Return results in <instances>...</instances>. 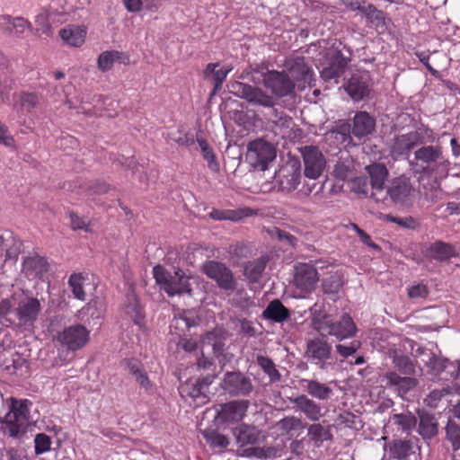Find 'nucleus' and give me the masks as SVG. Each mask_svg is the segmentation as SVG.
Returning <instances> with one entry per match:
<instances>
[{
    "label": "nucleus",
    "instance_id": "f257e3e1",
    "mask_svg": "<svg viewBox=\"0 0 460 460\" xmlns=\"http://www.w3.org/2000/svg\"><path fill=\"white\" fill-rule=\"evenodd\" d=\"M435 140V133L431 139H423V144L413 152L414 157L409 161V164L416 166L420 174L438 181L448 176L451 164L443 147L439 144L433 145Z\"/></svg>",
    "mask_w": 460,
    "mask_h": 460
},
{
    "label": "nucleus",
    "instance_id": "f03ea898",
    "mask_svg": "<svg viewBox=\"0 0 460 460\" xmlns=\"http://www.w3.org/2000/svg\"><path fill=\"white\" fill-rule=\"evenodd\" d=\"M7 412L0 417V433L4 436L21 439L35 420L31 416V409L34 403L26 398L11 396L5 401Z\"/></svg>",
    "mask_w": 460,
    "mask_h": 460
},
{
    "label": "nucleus",
    "instance_id": "7ed1b4c3",
    "mask_svg": "<svg viewBox=\"0 0 460 460\" xmlns=\"http://www.w3.org/2000/svg\"><path fill=\"white\" fill-rule=\"evenodd\" d=\"M433 136V129L421 124L415 130L396 136L391 146V153L395 156L408 157L413 150L423 144V139H431Z\"/></svg>",
    "mask_w": 460,
    "mask_h": 460
},
{
    "label": "nucleus",
    "instance_id": "20e7f679",
    "mask_svg": "<svg viewBox=\"0 0 460 460\" xmlns=\"http://www.w3.org/2000/svg\"><path fill=\"white\" fill-rule=\"evenodd\" d=\"M239 448L237 454L244 457H261L262 449L256 445L260 441V430L253 425L243 423L233 429Z\"/></svg>",
    "mask_w": 460,
    "mask_h": 460
},
{
    "label": "nucleus",
    "instance_id": "39448f33",
    "mask_svg": "<svg viewBox=\"0 0 460 460\" xmlns=\"http://www.w3.org/2000/svg\"><path fill=\"white\" fill-rule=\"evenodd\" d=\"M305 358L322 370L327 368L332 359V346L326 334H319L306 341Z\"/></svg>",
    "mask_w": 460,
    "mask_h": 460
},
{
    "label": "nucleus",
    "instance_id": "423d86ee",
    "mask_svg": "<svg viewBox=\"0 0 460 460\" xmlns=\"http://www.w3.org/2000/svg\"><path fill=\"white\" fill-rule=\"evenodd\" d=\"M220 385L228 395L243 399L251 396L255 390L251 376L239 369L226 371Z\"/></svg>",
    "mask_w": 460,
    "mask_h": 460
},
{
    "label": "nucleus",
    "instance_id": "0eeeda50",
    "mask_svg": "<svg viewBox=\"0 0 460 460\" xmlns=\"http://www.w3.org/2000/svg\"><path fill=\"white\" fill-rule=\"evenodd\" d=\"M201 271L214 280L221 290L232 293L237 288V281L232 270L224 262L214 260L206 261L201 266Z\"/></svg>",
    "mask_w": 460,
    "mask_h": 460
},
{
    "label": "nucleus",
    "instance_id": "6e6552de",
    "mask_svg": "<svg viewBox=\"0 0 460 460\" xmlns=\"http://www.w3.org/2000/svg\"><path fill=\"white\" fill-rule=\"evenodd\" d=\"M251 402L247 399H235L218 405L215 420L217 425L226 426L241 422L247 414Z\"/></svg>",
    "mask_w": 460,
    "mask_h": 460
},
{
    "label": "nucleus",
    "instance_id": "1a4fd4ad",
    "mask_svg": "<svg viewBox=\"0 0 460 460\" xmlns=\"http://www.w3.org/2000/svg\"><path fill=\"white\" fill-rule=\"evenodd\" d=\"M274 181L279 190L290 192L301 182V162L298 158H289L278 172Z\"/></svg>",
    "mask_w": 460,
    "mask_h": 460
},
{
    "label": "nucleus",
    "instance_id": "9d476101",
    "mask_svg": "<svg viewBox=\"0 0 460 460\" xmlns=\"http://www.w3.org/2000/svg\"><path fill=\"white\" fill-rule=\"evenodd\" d=\"M227 88L230 93L246 100L249 104L255 106L257 110L267 105V102H271L273 98L272 95L268 94L262 89L239 81L229 82Z\"/></svg>",
    "mask_w": 460,
    "mask_h": 460
},
{
    "label": "nucleus",
    "instance_id": "9b49d317",
    "mask_svg": "<svg viewBox=\"0 0 460 460\" xmlns=\"http://www.w3.org/2000/svg\"><path fill=\"white\" fill-rule=\"evenodd\" d=\"M275 158L276 149L271 144L262 139H256L249 143L247 159L254 169L266 171L269 164Z\"/></svg>",
    "mask_w": 460,
    "mask_h": 460
},
{
    "label": "nucleus",
    "instance_id": "f8f14e48",
    "mask_svg": "<svg viewBox=\"0 0 460 460\" xmlns=\"http://www.w3.org/2000/svg\"><path fill=\"white\" fill-rule=\"evenodd\" d=\"M304 160L305 179L316 181L323 176L326 160L320 149L315 146H305L300 148Z\"/></svg>",
    "mask_w": 460,
    "mask_h": 460
},
{
    "label": "nucleus",
    "instance_id": "ddd939ff",
    "mask_svg": "<svg viewBox=\"0 0 460 460\" xmlns=\"http://www.w3.org/2000/svg\"><path fill=\"white\" fill-rule=\"evenodd\" d=\"M343 87L353 102L367 100L371 98L373 92L371 75L367 71L355 73Z\"/></svg>",
    "mask_w": 460,
    "mask_h": 460
},
{
    "label": "nucleus",
    "instance_id": "4468645a",
    "mask_svg": "<svg viewBox=\"0 0 460 460\" xmlns=\"http://www.w3.org/2000/svg\"><path fill=\"white\" fill-rule=\"evenodd\" d=\"M427 368L429 375L439 380L460 382V361H450L436 354Z\"/></svg>",
    "mask_w": 460,
    "mask_h": 460
},
{
    "label": "nucleus",
    "instance_id": "2eb2a0df",
    "mask_svg": "<svg viewBox=\"0 0 460 460\" xmlns=\"http://www.w3.org/2000/svg\"><path fill=\"white\" fill-rule=\"evenodd\" d=\"M264 86L279 98L291 97L296 93V84L286 71L271 70L267 73Z\"/></svg>",
    "mask_w": 460,
    "mask_h": 460
},
{
    "label": "nucleus",
    "instance_id": "dca6fc26",
    "mask_svg": "<svg viewBox=\"0 0 460 460\" xmlns=\"http://www.w3.org/2000/svg\"><path fill=\"white\" fill-rule=\"evenodd\" d=\"M385 388L403 398L413 391L420 384L416 376L400 375L396 371H388L383 377Z\"/></svg>",
    "mask_w": 460,
    "mask_h": 460
},
{
    "label": "nucleus",
    "instance_id": "f3484780",
    "mask_svg": "<svg viewBox=\"0 0 460 460\" xmlns=\"http://www.w3.org/2000/svg\"><path fill=\"white\" fill-rule=\"evenodd\" d=\"M90 332L83 324L76 323L65 328L58 335V341L67 349L75 351L89 340Z\"/></svg>",
    "mask_w": 460,
    "mask_h": 460
},
{
    "label": "nucleus",
    "instance_id": "a211bd4d",
    "mask_svg": "<svg viewBox=\"0 0 460 460\" xmlns=\"http://www.w3.org/2000/svg\"><path fill=\"white\" fill-rule=\"evenodd\" d=\"M323 266H314L308 263H303L296 266L294 283L297 288L305 293H311L319 280V269Z\"/></svg>",
    "mask_w": 460,
    "mask_h": 460
},
{
    "label": "nucleus",
    "instance_id": "6ab92c4d",
    "mask_svg": "<svg viewBox=\"0 0 460 460\" xmlns=\"http://www.w3.org/2000/svg\"><path fill=\"white\" fill-rule=\"evenodd\" d=\"M41 311L40 299L26 296L21 299L14 309L16 317L22 326H31L37 321Z\"/></svg>",
    "mask_w": 460,
    "mask_h": 460
},
{
    "label": "nucleus",
    "instance_id": "aec40b11",
    "mask_svg": "<svg viewBox=\"0 0 460 460\" xmlns=\"http://www.w3.org/2000/svg\"><path fill=\"white\" fill-rule=\"evenodd\" d=\"M349 59L341 50L334 51L329 58L327 66L320 72L321 78L324 82L333 81L338 83L340 77L345 73Z\"/></svg>",
    "mask_w": 460,
    "mask_h": 460
},
{
    "label": "nucleus",
    "instance_id": "412c9836",
    "mask_svg": "<svg viewBox=\"0 0 460 460\" xmlns=\"http://www.w3.org/2000/svg\"><path fill=\"white\" fill-rule=\"evenodd\" d=\"M228 338V332L223 329H214L207 332L202 337L203 347H211L214 356L223 366L226 361V342Z\"/></svg>",
    "mask_w": 460,
    "mask_h": 460
},
{
    "label": "nucleus",
    "instance_id": "4be33fe9",
    "mask_svg": "<svg viewBox=\"0 0 460 460\" xmlns=\"http://www.w3.org/2000/svg\"><path fill=\"white\" fill-rule=\"evenodd\" d=\"M412 191L413 188L411 184L410 179L401 176L394 178L390 182V185L385 190V196L380 199H385L386 196H389L394 204L403 205L410 200Z\"/></svg>",
    "mask_w": 460,
    "mask_h": 460
},
{
    "label": "nucleus",
    "instance_id": "5701e85b",
    "mask_svg": "<svg viewBox=\"0 0 460 460\" xmlns=\"http://www.w3.org/2000/svg\"><path fill=\"white\" fill-rule=\"evenodd\" d=\"M288 74L300 91L310 85L314 76V71L305 63L304 57H296L293 59Z\"/></svg>",
    "mask_w": 460,
    "mask_h": 460
},
{
    "label": "nucleus",
    "instance_id": "b1692460",
    "mask_svg": "<svg viewBox=\"0 0 460 460\" xmlns=\"http://www.w3.org/2000/svg\"><path fill=\"white\" fill-rule=\"evenodd\" d=\"M424 255L430 261H435L442 263L448 262L451 259L457 257L459 252L454 244L436 240L427 246Z\"/></svg>",
    "mask_w": 460,
    "mask_h": 460
},
{
    "label": "nucleus",
    "instance_id": "393cba45",
    "mask_svg": "<svg viewBox=\"0 0 460 460\" xmlns=\"http://www.w3.org/2000/svg\"><path fill=\"white\" fill-rule=\"evenodd\" d=\"M358 328L348 314H343L339 320L332 321L326 335L333 336L338 341H344L355 337Z\"/></svg>",
    "mask_w": 460,
    "mask_h": 460
},
{
    "label": "nucleus",
    "instance_id": "a878e982",
    "mask_svg": "<svg viewBox=\"0 0 460 460\" xmlns=\"http://www.w3.org/2000/svg\"><path fill=\"white\" fill-rule=\"evenodd\" d=\"M123 313L130 318L134 324L138 326L141 331L145 330V311L139 302L138 296L133 289L128 290L126 294V299L123 304Z\"/></svg>",
    "mask_w": 460,
    "mask_h": 460
},
{
    "label": "nucleus",
    "instance_id": "bb28decb",
    "mask_svg": "<svg viewBox=\"0 0 460 460\" xmlns=\"http://www.w3.org/2000/svg\"><path fill=\"white\" fill-rule=\"evenodd\" d=\"M350 123L352 134L358 140H362L376 131V119L367 111H357Z\"/></svg>",
    "mask_w": 460,
    "mask_h": 460
},
{
    "label": "nucleus",
    "instance_id": "cd10ccee",
    "mask_svg": "<svg viewBox=\"0 0 460 460\" xmlns=\"http://www.w3.org/2000/svg\"><path fill=\"white\" fill-rule=\"evenodd\" d=\"M419 449L412 440H394L390 446L388 460H420Z\"/></svg>",
    "mask_w": 460,
    "mask_h": 460
},
{
    "label": "nucleus",
    "instance_id": "c85d7f7f",
    "mask_svg": "<svg viewBox=\"0 0 460 460\" xmlns=\"http://www.w3.org/2000/svg\"><path fill=\"white\" fill-rule=\"evenodd\" d=\"M345 284L343 274L340 270H330L328 276L321 280V288L323 295L330 300L336 302L341 297V291Z\"/></svg>",
    "mask_w": 460,
    "mask_h": 460
},
{
    "label": "nucleus",
    "instance_id": "c756f323",
    "mask_svg": "<svg viewBox=\"0 0 460 460\" xmlns=\"http://www.w3.org/2000/svg\"><path fill=\"white\" fill-rule=\"evenodd\" d=\"M296 411L303 413L311 421H318L323 416L322 407L305 394L289 398Z\"/></svg>",
    "mask_w": 460,
    "mask_h": 460
},
{
    "label": "nucleus",
    "instance_id": "7c9ffc66",
    "mask_svg": "<svg viewBox=\"0 0 460 460\" xmlns=\"http://www.w3.org/2000/svg\"><path fill=\"white\" fill-rule=\"evenodd\" d=\"M300 191L306 196H312L320 200L333 193L334 185L332 182L329 183L326 180L313 181L305 178Z\"/></svg>",
    "mask_w": 460,
    "mask_h": 460
},
{
    "label": "nucleus",
    "instance_id": "2f4dec72",
    "mask_svg": "<svg viewBox=\"0 0 460 460\" xmlns=\"http://www.w3.org/2000/svg\"><path fill=\"white\" fill-rule=\"evenodd\" d=\"M418 433L423 439H431L438 434V420L436 414L425 410L418 411Z\"/></svg>",
    "mask_w": 460,
    "mask_h": 460
},
{
    "label": "nucleus",
    "instance_id": "473e14b6",
    "mask_svg": "<svg viewBox=\"0 0 460 460\" xmlns=\"http://www.w3.org/2000/svg\"><path fill=\"white\" fill-rule=\"evenodd\" d=\"M217 375L216 373H208L200 376L194 382L190 381L187 385L189 387L188 394L193 398L208 400L209 386L214 383Z\"/></svg>",
    "mask_w": 460,
    "mask_h": 460
},
{
    "label": "nucleus",
    "instance_id": "72a5a7b5",
    "mask_svg": "<svg viewBox=\"0 0 460 460\" xmlns=\"http://www.w3.org/2000/svg\"><path fill=\"white\" fill-rule=\"evenodd\" d=\"M261 318L270 323H282L290 318V310L276 298L269 302L261 313Z\"/></svg>",
    "mask_w": 460,
    "mask_h": 460
},
{
    "label": "nucleus",
    "instance_id": "f704fd0d",
    "mask_svg": "<svg viewBox=\"0 0 460 460\" xmlns=\"http://www.w3.org/2000/svg\"><path fill=\"white\" fill-rule=\"evenodd\" d=\"M22 242L11 230H0V250L5 252V260L16 261L22 251Z\"/></svg>",
    "mask_w": 460,
    "mask_h": 460
},
{
    "label": "nucleus",
    "instance_id": "c9c22d12",
    "mask_svg": "<svg viewBox=\"0 0 460 460\" xmlns=\"http://www.w3.org/2000/svg\"><path fill=\"white\" fill-rule=\"evenodd\" d=\"M267 125L271 128L275 136H279L281 138H291L294 127L296 126L293 119L286 114L284 111H280L276 116V119H273Z\"/></svg>",
    "mask_w": 460,
    "mask_h": 460
},
{
    "label": "nucleus",
    "instance_id": "e433bc0d",
    "mask_svg": "<svg viewBox=\"0 0 460 460\" xmlns=\"http://www.w3.org/2000/svg\"><path fill=\"white\" fill-rule=\"evenodd\" d=\"M48 270L49 263L44 257L34 255L23 259L22 271L28 278H42Z\"/></svg>",
    "mask_w": 460,
    "mask_h": 460
},
{
    "label": "nucleus",
    "instance_id": "4c0bfd02",
    "mask_svg": "<svg viewBox=\"0 0 460 460\" xmlns=\"http://www.w3.org/2000/svg\"><path fill=\"white\" fill-rule=\"evenodd\" d=\"M366 171L370 178L371 190L376 193L383 192L388 177L386 166L381 163H374L366 166Z\"/></svg>",
    "mask_w": 460,
    "mask_h": 460
},
{
    "label": "nucleus",
    "instance_id": "58836bf2",
    "mask_svg": "<svg viewBox=\"0 0 460 460\" xmlns=\"http://www.w3.org/2000/svg\"><path fill=\"white\" fill-rule=\"evenodd\" d=\"M190 277L186 276L183 270L178 269L172 275L166 294L169 296L181 294L192 296V289L190 283Z\"/></svg>",
    "mask_w": 460,
    "mask_h": 460
},
{
    "label": "nucleus",
    "instance_id": "ea45409f",
    "mask_svg": "<svg viewBox=\"0 0 460 460\" xmlns=\"http://www.w3.org/2000/svg\"><path fill=\"white\" fill-rule=\"evenodd\" d=\"M254 215V211L250 208H242L237 209H217L213 208L209 213L208 217L216 221L229 220L233 222L241 221L243 218L252 217Z\"/></svg>",
    "mask_w": 460,
    "mask_h": 460
},
{
    "label": "nucleus",
    "instance_id": "a19ab883",
    "mask_svg": "<svg viewBox=\"0 0 460 460\" xmlns=\"http://www.w3.org/2000/svg\"><path fill=\"white\" fill-rule=\"evenodd\" d=\"M391 358L397 373L403 376H416L417 363L409 356L395 349L391 353Z\"/></svg>",
    "mask_w": 460,
    "mask_h": 460
},
{
    "label": "nucleus",
    "instance_id": "79ce46f5",
    "mask_svg": "<svg viewBox=\"0 0 460 460\" xmlns=\"http://www.w3.org/2000/svg\"><path fill=\"white\" fill-rule=\"evenodd\" d=\"M303 389L313 398L327 401L333 394L332 389L327 385L314 379L301 380Z\"/></svg>",
    "mask_w": 460,
    "mask_h": 460
},
{
    "label": "nucleus",
    "instance_id": "37998d69",
    "mask_svg": "<svg viewBox=\"0 0 460 460\" xmlns=\"http://www.w3.org/2000/svg\"><path fill=\"white\" fill-rule=\"evenodd\" d=\"M59 36L68 46L78 48L85 40L86 30L77 25H68L59 31Z\"/></svg>",
    "mask_w": 460,
    "mask_h": 460
},
{
    "label": "nucleus",
    "instance_id": "c03bdc74",
    "mask_svg": "<svg viewBox=\"0 0 460 460\" xmlns=\"http://www.w3.org/2000/svg\"><path fill=\"white\" fill-rule=\"evenodd\" d=\"M307 436L317 447H322L325 441L332 440L330 426H325L322 423L311 424L307 428Z\"/></svg>",
    "mask_w": 460,
    "mask_h": 460
},
{
    "label": "nucleus",
    "instance_id": "a18cd8bd",
    "mask_svg": "<svg viewBox=\"0 0 460 460\" xmlns=\"http://www.w3.org/2000/svg\"><path fill=\"white\" fill-rule=\"evenodd\" d=\"M310 313L311 327L319 334H326L332 323L331 316L324 310L317 308L316 304L310 308Z\"/></svg>",
    "mask_w": 460,
    "mask_h": 460
},
{
    "label": "nucleus",
    "instance_id": "49530a36",
    "mask_svg": "<svg viewBox=\"0 0 460 460\" xmlns=\"http://www.w3.org/2000/svg\"><path fill=\"white\" fill-rule=\"evenodd\" d=\"M460 394V382H456L452 386L447 385L442 389H434L429 392L423 400L425 405L429 408H438L442 398L447 394Z\"/></svg>",
    "mask_w": 460,
    "mask_h": 460
},
{
    "label": "nucleus",
    "instance_id": "de8ad7c7",
    "mask_svg": "<svg viewBox=\"0 0 460 460\" xmlns=\"http://www.w3.org/2000/svg\"><path fill=\"white\" fill-rule=\"evenodd\" d=\"M202 435L209 447L217 452H222L230 444L229 438L216 429H207L202 431Z\"/></svg>",
    "mask_w": 460,
    "mask_h": 460
},
{
    "label": "nucleus",
    "instance_id": "09e8293b",
    "mask_svg": "<svg viewBox=\"0 0 460 460\" xmlns=\"http://www.w3.org/2000/svg\"><path fill=\"white\" fill-rule=\"evenodd\" d=\"M268 260L264 257L248 261L243 268V275L252 283L259 282L265 270Z\"/></svg>",
    "mask_w": 460,
    "mask_h": 460
},
{
    "label": "nucleus",
    "instance_id": "8fccbe9b",
    "mask_svg": "<svg viewBox=\"0 0 460 460\" xmlns=\"http://www.w3.org/2000/svg\"><path fill=\"white\" fill-rule=\"evenodd\" d=\"M256 363L261 369L269 376L270 383L274 384L281 379V375L274 361L266 356L257 355Z\"/></svg>",
    "mask_w": 460,
    "mask_h": 460
},
{
    "label": "nucleus",
    "instance_id": "3c124183",
    "mask_svg": "<svg viewBox=\"0 0 460 460\" xmlns=\"http://www.w3.org/2000/svg\"><path fill=\"white\" fill-rule=\"evenodd\" d=\"M390 421L398 427V430L404 433H409L417 426V418L411 412L394 414Z\"/></svg>",
    "mask_w": 460,
    "mask_h": 460
},
{
    "label": "nucleus",
    "instance_id": "603ef678",
    "mask_svg": "<svg viewBox=\"0 0 460 460\" xmlns=\"http://www.w3.org/2000/svg\"><path fill=\"white\" fill-rule=\"evenodd\" d=\"M350 189L359 197H370L375 199L376 201L381 200L380 198L376 197V191L372 190L371 187H369L368 180L366 176H358L352 179L350 182Z\"/></svg>",
    "mask_w": 460,
    "mask_h": 460
},
{
    "label": "nucleus",
    "instance_id": "864d4df0",
    "mask_svg": "<svg viewBox=\"0 0 460 460\" xmlns=\"http://www.w3.org/2000/svg\"><path fill=\"white\" fill-rule=\"evenodd\" d=\"M197 142L200 148L203 159L208 163V169L213 172H217L220 169V165L212 147L205 138L199 137V136L197 137Z\"/></svg>",
    "mask_w": 460,
    "mask_h": 460
},
{
    "label": "nucleus",
    "instance_id": "5fc2aeb1",
    "mask_svg": "<svg viewBox=\"0 0 460 460\" xmlns=\"http://www.w3.org/2000/svg\"><path fill=\"white\" fill-rule=\"evenodd\" d=\"M445 438L450 443L453 452L460 450V424L455 420L448 419L444 427Z\"/></svg>",
    "mask_w": 460,
    "mask_h": 460
},
{
    "label": "nucleus",
    "instance_id": "6e6d98bb",
    "mask_svg": "<svg viewBox=\"0 0 460 460\" xmlns=\"http://www.w3.org/2000/svg\"><path fill=\"white\" fill-rule=\"evenodd\" d=\"M124 54L117 50L104 51L98 58V67L102 72H107L111 69L115 61L123 62Z\"/></svg>",
    "mask_w": 460,
    "mask_h": 460
},
{
    "label": "nucleus",
    "instance_id": "4d7b16f0",
    "mask_svg": "<svg viewBox=\"0 0 460 460\" xmlns=\"http://www.w3.org/2000/svg\"><path fill=\"white\" fill-rule=\"evenodd\" d=\"M335 138L345 146L353 144L352 126L349 120H339L333 130Z\"/></svg>",
    "mask_w": 460,
    "mask_h": 460
},
{
    "label": "nucleus",
    "instance_id": "13d9d810",
    "mask_svg": "<svg viewBox=\"0 0 460 460\" xmlns=\"http://www.w3.org/2000/svg\"><path fill=\"white\" fill-rule=\"evenodd\" d=\"M362 342L359 340L353 339L350 341H339L335 349L337 354L343 359L350 356H354L357 351L361 348Z\"/></svg>",
    "mask_w": 460,
    "mask_h": 460
},
{
    "label": "nucleus",
    "instance_id": "bf43d9fd",
    "mask_svg": "<svg viewBox=\"0 0 460 460\" xmlns=\"http://www.w3.org/2000/svg\"><path fill=\"white\" fill-rule=\"evenodd\" d=\"M85 278L82 273H73L68 279V285L72 290L75 298L84 301L86 299V294L84 290V281Z\"/></svg>",
    "mask_w": 460,
    "mask_h": 460
},
{
    "label": "nucleus",
    "instance_id": "052dcab7",
    "mask_svg": "<svg viewBox=\"0 0 460 460\" xmlns=\"http://www.w3.org/2000/svg\"><path fill=\"white\" fill-rule=\"evenodd\" d=\"M233 67L230 66H225L222 67H217L213 75H211L210 79L213 82V90L211 93V95L216 94L218 93L222 87L223 84L226 81L227 75L232 71Z\"/></svg>",
    "mask_w": 460,
    "mask_h": 460
},
{
    "label": "nucleus",
    "instance_id": "680f3d73",
    "mask_svg": "<svg viewBox=\"0 0 460 460\" xmlns=\"http://www.w3.org/2000/svg\"><path fill=\"white\" fill-rule=\"evenodd\" d=\"M172 273H170L165 268H164L162 265H155L153 268V276L155 279V282L158 286H160V288L163 289L165 293L166 290H168V287L170 286L169 283L172 278Z\"/></svg>",
    "mask_w": 460,
    "mask_h": 460
},
{
    "label": "nucleus",
    "instance_id": "e2e57ef3",
    "mask_svg": "<svg viewBox=\"0 0 460 460\" xmlns=\"http://www.w3.org/2000/svg\"><path fill=\"white\" fill-rule=\"evenodd\" d=\"M52 439L46 433H37L34 437V453L40 456L51 450Z\"/></svg>",
    "mask_w": 460,
    "mask_h": 460
},
{
    "label": "nucleus",
    "instance_id": "0e129e2a",
    "mask_svg": "<svg viewBox=\"0 0 460 460\" xmlns=\"http://www.w3.org/2000/svg\"><path fill=\"white\" fill-rule=\"evenodd\" d=\"M282 111L277 107V100L274 97L271 99V102H267V105H264L260 110H256L257 112H260L264 117L267 124L270 123L273 119H276V116Z\"/></svg>",
    "mask_w": 460,
    "mask_h": 460
},
{
    "label": "nucleus",
    "instance_id": "69168bd1",
    "mask_svg": "<svg viewBox=\"0 0 460 460\" xmlns=\"http://www.w3.org/2000/svg\"><path fill=\"white\" fill-rule=\"evenodd\" d=\"M386 221L394 223L400 227L408 230H414L419 226L418 222L412 217H395L393 215H386Z\"/></svg>",
    "mask_w": 460,
    "mask_h": 460
},
{
    "label": "nucleus",
    "instance_id": "338daca9",
    "mask_svg": "<svg viewBox=\"0 0 460 460\" xmlns=\"http://www.w3.org/2000/svg\"><path fill=\"white\" fill-rule=\"evenodd\" d=\"M35 22L38 26L37 31L46 36H50L52 33L51 25L49 23V13L45 10H41L35 17Z\"/></svg>",
    "mask_w": 460,
    "mask_h": 460
},
{
    "label": "nucleus",
    "instance_id": "774afa93",
    "mask_svg": "<svg viewBox=\"0 0 460 460\" xmlns=\"http://www.w3.org/2000/svg\"><path fill=\"white\" fill-rule=\"evenodd\" d=\"M70 226L75 231L82 230L85 233H91L92 228L90 223L85 220L84 217H80L74 211L69 212Z\"/></svg>",
    "mask_w": 460,
    "mask_h": 460
}]
</instances>
